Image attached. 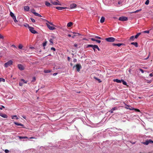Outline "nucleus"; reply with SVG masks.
<instances>
[{"label":"nucleus","instance_id":"38","mask_svg":"<svg viewBox=\"0 0 153 153\" xmlns=\"http://www.w3.org/2000/svg\"><path fill=\"white\" fill-rule=\"evenodd\" d=\"M23 47L22 45L21 44H20L19 46V49H22Z\"/></svg>","mask_w":153,"mask_h":153},{"label":"nucleus","instance_id":"2","mask_svg":"<svg viewBox=\"0 0 153 153\" xmlns=\"http://www.w3.org/2000/svg\"><path fill=\"white\" fill-rule=\"evenodd\" d=\"M115 39L112 37H108L105 39V40L108 42H112L115 40Z\"/></svg>","mask_w":153,"mask_h":153},{"label":"nucleus","instance_id":"6","mask_svg":"<svg viewBox=\"0 0 153 153\" xmlns=\"http://www.w3.org/2000/svg\"><path fill=\"white\" fill-rule=\"evenodd\" d=\"M46 24L48 27V28L50 30H55L56 28L53 27L51 26L48 23H46Z\"/></svg>","mask_w":153,"mask_h":153},{"label":"nucleus","instance_id":"14","mask_svg":"<svg viewBox=\"0 0 153 153\" xmlns=\"http://www.w3.org/2000/svg\"><path fill=\"white\" fill-rule=\"evenodd\" d=\"M54 0H51L50 3L53 5H57V2L56 1H54Z\"/></svg>","mask_w":153,"mask_h":153},{"label":"nucleus","instance_id":"55","mask_svg":"<svg viewBox=\"0 0 153 153\" xmlns=\"http://www.w3.org/2000/svg\"><path fill=\"white\" fill-rule=\"evenodd\" d=\"M51 50H53L54 51H55L56 50L54 48H53V47L51 48Z\"/></svg>","mask_w":153,"mask_h":153},{"label":"nucleus","instance_id":"52","mask_svg":"<svg viewBox=\"0 0 153 153\" xmlns=\"http://www.w3.org/2000/svg\"><path fill=\"white\" fill-rule=\"evenodd\" d=\"M4 151L6 153H8L9 152V151L7 149L5 150Z\"/></svg>","mask_w":153,"mask_h":153},{"label":"nucleus","instance_id":"28","mask_svg":"<svg viewBox=\"0 0 153 153\" xmlns=\"http://www.w3.org/2000/svg\"><path fill=\"white\" fill-rule=\"evenodd\" d=\"M130 39L131 41H133L134 40V36H132L130 38Z\"/></svg>","mask_w":153,"mask_h":153},{"label":"nucleus","instance_id":"10","mask_svg":"<svg viewBox=\"0 0 153 153\" xmlns=\"http://www.w3.org/2000/svg\"><path fill=\"white\" fill-rule=\"evenodd\" d=\"M76 6V5L75 4L73 3L71 4L70 5V7L71 9L75 8Z\"/></svg>","mask_w":153,"mask_h":153},{"label":"nucleus","instance_id":"36","mask_svg":"<svg viewBox=\"0 0 153 153\" xmlns=\"http://www.w3.org/2000/svg\"><path fill=\"white\" fill-rule=\"evenodd\" d=\"M117 108L116 107H114L112 109H111V110H113V111H114V110H117Z\"/></svg>","mask_w":153,"mask_h":153},{"label":"nucleus","instance_id":"1","mask_svg":"<svg viewBox=\"0 0 153 153\" xmlns=\"http://www.w3.org/2000/svg\"><path fill=\"white\" fill-rule=\"evenodd\" d=\"M13 61L11 60H10L7 62L5 63L4 66L6 68H7L9 66L12 65L13 64Z\"/></svg>","mask_w":153,"mask_h":153},{"label":"nucleus","instance_id":"45","mask_svg":"<svg viewBox=\"0 0 153 153\" xmlns=\"http://www.w3.org/2000/svg\"><path fill=\"white\" fill-rule=\"evenodd\" d=\"M46 44H47V42H45L44 43H43V46L44 47L46 45Z\"/></svg>","mask_w":153,"mask_h":153},{"label":"nucleus","instance_id":"17","mask_svg":"<svg viewBox=\"0 0 153 153\" xmlns=\"http://www.w3.org/2000/svg\"><path fill=\"white\" fill-rule=\"evenodd\" d=\"M0 116L4 118H7V115L5 114H0Z\"/></svg>","mask_w":153,"mask_h":153},{"label":"nucleus","instance_id":"15","mask_svg":"<svg viewBox=\"0 0 153 153\" xmlns=\"http://www.w3.org/2000/svg\"><path fill=\"white\" fill-rule=\"evenodd\" d=\"M29 7L28 6H25L24 7V10L25 11H28L29 10Z\"/></svg>","mask_w":153,"mask_h":153},{"label":"nucleus","instance_id":"44","mask_svg":"<svg viewBox=\"0 0 153 153\" xmlns=\"http://www.w3.org/2000/svg\"><path fill=\"white\" fill-rule=\"evenodd\" d=\"M30 19H31V21L33 22H35V20L34 19H33V18H31Z\"/></svg>","mask_w":153,"mask_h":153},{"label":"nucleus","instance_id":"46","mask_svg":"<svg viewBox=\"0 0 153 153\" xmlns=\"http://www.w3.org/2000/svg\"><path fill=\"white\" fill-rule=\"evenodd\" d=\"M4 38V36L1 34H0V39H3Z\"/></svg>","mask_w":153,"mask_h":153},{"label":"nucleus","instance_id":"27","mask_svg":"<svg viewBox=\"0 0 153 153\" xmlns=\"http://www.w3.org/2000/svg\"><path fill=\"white\" fill-rule=\"evenodd\" d=\"M46 23H48L49 25L50 24L51 25L54 26L52 22H50L47 20H46Z\"/></svg>","mask_w":153,"mask_h":153},{"label":"nucleus","instance_id":"58","mask_svg":"<svg viewBox=\"0 0 153 153\" xmlns=\"http://www.w3.org/2000/svg\"><path fill=\"white\" fill-rule=\"evenodd\" d=\"M19 137L20 139H24V137L19 136Z\"/></svg>","mask_w":153,"mask_h":153},{"label":"nucleus","instance_id":"12","mask_svg":"<svg viewBox=\"0 0 153 153\" xmlns=\"http://www.w3.org/2000/svg\"><path fill=\"white\" fill-rule=\"evenodd\" d=\"M97 49L98 50V51H100V49L98 47V46L96 45H94V47L93 48V49L94 51H95V49Z\"/></svg>","mask_w":153,"mask_h":153},{"label":"nucleus","instance_id":"13","mask_svg":"<svg viewBox=\"0 0 153 153\" xmlns=\"http://www.w3.org/2000/svg\"><path fill=\"white\" fill-rule=\"evenodd\" d=\"M45 4L48 7H50L52 5L50 2H48L47 1H45Z\"/></svg>","mask_w":153,"mask_h":153},{"label":"nucleus","instance_id":"49","mask_svg":"<svg viewBox=\"0 0 153 153\" xmlns=\"http://www.w3.org/2000/svg\"><path fill=\"white\" fill-rule=\"evenodd\" d=\"M23 21V19L22 18L20 19V20H19L18 22H22Z\"/></svg>","mask_w":153,"mask_h":153},{"label":"nucleus","instance_id":"30","mask_svg":"<svg viewBox=\"0 0 153 153\" xmlns=\"http://www.w3.org/2000/svg\"><path fill=\"white\" fill-rule=\"evenodd\" d=\"M87 47H92L93 49V48L94 47V45H88Z\"/></svg>","mask_w":153,"mask_h":153},{"label":"nucleus","instance_id":"7","mask_svg":"<svg viewBox=\"0 0 153 153\" xmlns=\"http://www.w3.org/2000/svg\"><path fill=\"white\" fill-rule=\"evenodd\" d=\"M145 145H147L149 143H153V141L150 139L149 140H147L146 142L143 143Z\"/></svg>","mask_w":153,"mask_h":153},{"label":"nucleus","instance_id":"22","mask_svg":"<svg viewBox=\"0 0 153 153\" xmlns=\"http://www.w3.org/2000/svg\"><path fill=\"white\" fill-rule=\"evenodd\" d=\"M131 44L132 45H134L136 47H138V44L137 42H133L131 43Z\"/></svg>","mask_w":153,"mask_h":153},{"label":"nucleus","instance_id":"16","mask_svg":"<svg viewBox=\"0 0 153 153\" xmlns=\"http://www.w3.org/2000/svg\"><path fill=\"white\" fill-rule=\"evenodd\" d=\"M114 82H116L117 83H121V80H120L117 79H114L113 80Z\"/></svg>","mask_w":153,"mask_h":153},{"label":"nucleus","instance_id":"23","mask_svg":"<svg viewBox=\"0 0 153 153\" xmlns=\"http://www.w3.org/2000/svg\"><path fill=\"white\" fill-rule=\"evenodd\" d=\"M33 13L36 16H38L40 17H42L41 16L40 14H39L36 12H33Z\"/></svg>","mask_w":153,"mask_h":153},{"label":"nucleus","instance_id":"21","mask_svg":"<svg viewBox=\"0 0 153 153\" xmlns=\"http://www.w3.org/2000/svg\"><path fill=\"white\" fill-rule=\"evenodd\" d=\"M105 20V18L103 17H102L101 18V19L100 20V22L101 23H102L104 22Z\"/></svg>","mask_w":153,"mask_h":153},{"label":"nucleus","instance_id":"61","mask_svg":"<svg viewBox=\"0 0 153 153\" xmlns=\"http://www.w3.org/2000/svg\"><path fill=\"white\" fill-rule=\"evenodd\" d=\"M76 61H77V60H76V59H74L73 61H74V62H76Z\"/></svg>","mask_w":153,"mask_h":153},{"label":"nucleus","instance_id":"24","mask_svg":"<svg viewBox=\"0 0 153 153\" xmlns=\"http://www.w3.org/2000/svg\"><path fill=\"white\" fill-rule=\"evenodd\" d=\"M10 16L13 18H14L16 16H15L14 14L11 12H10Z\"/></svg>","mask_w":153,"mask_h":153},{"label":"nucleus","instance_id":"3","mask_svg":"<svg viewBox=\"0 0 153 153\" xmlns=\"http://www.w3.org/2000/svg\"><path fill=\"white\" fill-rule=\"evenodd\" d=\"M29 29L30 31L32 33L35 34L37 33V32L34 30V28L32 27H29Z\"/></svg>","mask_w":153,"mask_h":153},{"label":"nucleus","instance_id":"43","mask_svg":"<svg viewBox=\"0 0 153 153\" xmlns=\"http://www.w3.org/2000/svg\"><path fill=\"white\" fill-rule=\"evenodd\" d=\"M95 37L96 38H97L98 39H101L102 38L98 36H95Z\"/></svg>","mask_w":153,"mask_h":153},{"label":"nucleus","instance_id":"20","mask_svg":"<svg viewBox=\"0 0 153 153\" xmlns=\"http://www.w3.org/2000/svg\"><path fill=\"white\" fill-rule=\"evenodd\" d=\"M73 25V23L71 22L68 23L67 24V26L68 27H71Z\"/></svg>","mask_w":153,"mask_h":153},{"label":"nucleus","instance_id":"39","mask_svg":"<svg viewBox=\"0 0 153 153\" xmlns=\"http://www.w3.org/2000/svg\"><path fill=\"white\" fill-rule=\"evenodd\" d=\"M139 12V11H138V10H136V11H134V12H131L130 13H137Z\"/></svg>","mask_w":153,"mask_h":153},{"label":"nucleus","instance_id":"42","mask_svg":"<svg viewBox=\"0 0 153 153\" xmlns=\"http://www.w3.org/2000/svg\"><path fill=\"white\" fill-rule=\"evenodd\" d=\"M21 81H22L23 82H24L25 83H27V82L25 81V80L24 79H21Z\"/></svg>","mask_w":153,"mask_h":153},{"label":"nucleus","instance_id":"51","mask_svg":"<svg viewBox=\"0 0 153 153\" xmlns=\"http://www.w3.org/2000/svg\"><path fill=\"white\" fill-rule=\"evenodd\" d=\"M18 25H19L21 26H22L23 25L21 23H18Z\"/></svg>","mask_w":153,"mask_h":153},{"label":"nucleus","instance_id":"26","mask_svg":"<svg viewBox=\"0 0 153 153\" xmlns=\"http://www.w3.org/2000/svg\"><path fill=\"white\" fill-rule=\"evenodd\" d=\"M141 33H138L137 35H136L135 36V38L136 39L141 34Z\"/></svg>","mask_w":153,"mask_h":153},{"label":"nucleus","instance_id":"37","mask_svg":"<svg viewBox=\"0 0 153 153\" xmlns=\"http://www.w3.org/2000/svg\"><path fill=\"white\" fill-rule=\"evenodd\" d=\"M49 42H51V43L52 44H53V39H50Z\"/></svg>","mask_w":153,"mask_h":153},{"label":"nucleus","instance_id":"4","mask_svg":"<svg viewBox=\"0 0 153 153\" xmlns=\"http://www.w3.org/2000/svg\"><path fill=\"white\" fill-rule=\"evenodd\" d=\"M127 17L125 16H122L119 17V20L121 21H126L128 20Z\"/></svg>","mask_w":153,"mask_h":153},{"label":"nucleus","instance_id":"59","mask_svg":"<svg viewBox=\"0 0 153 153\" xmlns=\"http://www.w3.org/2000/svg\"><path fill=\"white\" fill-rule=\"evenodd\" d=\"M11 46L13 47L16 48V47L14 45H12Z\"/></svg>","mask_w":153,"mask_h":153},{"label":"nucleus","instance_id":"54","mask_svg":"<svg viewBox=\"0 0 153 153\" xmlns=\"http://www.w3.org/2000/svg\"><path fill=\"white\" fill-rule=\"evenodd\" d=\"M1 107H0V109L1 110L2 109V108H5L4 107L3 105H1Z\"/></svg>","mask_w":153,"mask_h":153},{"label":"nucleus","instance_id":"11","mask_svg":"<svg viewBox=\"0 0 153 153\" xmlns=\"http://www.w3.org/2000/svg\"><path fill=\"white\" fill-rule=\"evenodd\" d=\"M56 8L58 10H61L64 9H66V8H67V7H56Z\"/></svg>","mask_w":153,"mask_h":153},{"label":"nucleus","instance_id":"40","mask_svg":"<svg viewBox=\"0 0 153 153\" xmlns=\"http://www.w3.org/2000/svg\"><path fill=\"white\" fill-rule=\"evenodd\" d=\"M143 32L144 33H149V30H146L143 31Z\"/></svg>","mask_w":153,"mask_h":153},{"label":"nucleus","instance_id":"48","mask_svg":"<svg viewBox=\"0 0 153 153\" xmlns=\"http://www.w3.org/2000/svg\"><path fill=\"white\" fill-rule=\"evenodd\" d=\"M139 70L142 73H143L144 72V71L141 69H139Z\"/></svg>","mask_w":153,"mask_h":153},{"label":"nucleus","instance_id":"57","mask_svg":"<svg viewBox=\"0 0 153 153\" xmlns=\"http://www.w3.org/2000/svg\"><path fill=\"white\" fill-rule=\"evenodd\" d=\"M134 110H135L136 111H138V112H140V110L138 109H135V108H134Z\"/></svg>","mask_w":153,"mask_h":153},{"label":"nucleus","instance_id":"5","mask_svg":"<svg viewBox=\"0 0 153 153\" xmlns=\"http://www.w3.org/2000/svg\"><path fill=\"white\" fill-rule=\"evenodd\" d=\"M17 66L18 68L21 71H22L25 69V67L21 64H18Z\"/></svg>","mask_w":153,"mask_h":153},{"label":"nucleus","instance_id":"47","mask_svg":"<svg viewBox=\"0 0 153 153\" xmlns=\"http://www.w3.org/2000/svg\"><path fill=\"white\" fill-rule=\"evenodd\" d=\"M56 1H57V4H57V5H61L62 4L59 3V1H58L57 0H56Z\"/></svg>","mask_w":153,"mask_h":153},{"label":"nucleus","instance_id":"32","mask_svg":"<svg viewBox=\"0 0 153 153\" xmlns=\"http://www.w3.org/2000/svg\"><path fill=\"white\" fill-rule=\"evenodd\" d=\"M23 25L26 27H28V28L29 27H30L27 24H25Z\"/></svg>","mask_w":153,"mask_h":153},{"label":"nucleus","instance_id":"35","mask_svg":"<svg viewBox=\"0 0 153 153\" xmlns=\"http://www.w3.org/2000/svg\"><path fill=\"white\" fill-rule=\"evenodd\" d=\"M16 117V118L17 119H18V117H17L16 115H14V116H12V119H14V117Z\"/></svg>","mask_w":153,"mask_h":153},{"label":"nucleus","instance_id":"41","mask_svg":"<svg viewBox=\"0 0 153 153\" xmlns=\"http://www.w3.org/2000/svg\"><path fill=\"white\" fill-rule=\"evenodd\" d=\"M95 78L99 82H101V81L100 79H98L97 78Z\"/></svg>","mask_w":153,"mask_h":153},{"label":"nucleus","instance_id":"29","mask_svg":"<svg viewBox=\"0 0 153 153\" xmlns=\"http://www.w3.org/2000/svg\"><path fill=\"white\" fill-rule=\"evenodd\" d=\"M51 71L50 70H45L44 71V72L45 73H50Z\"/></svg>","mask_w":153,"mask_h":153},{"label":"nucleus","instance_id":"62","mask_svg":"<svg viewBox=\"0 0 153 153\" xmlns=\"http://www.w3.org/2000/svg\"><path fill=\"white\" fill-rule=\"evenodd\" d=\"M149 76H151V77H152L153 76V74L152 73H151L150 74H149Z\"/></svg>","mask_w":153,"mask_h":153},{"label":"nucleus","instance_id":"18","mask_svg":"<svg viewBox=\"0 0 153 153\" xmlns=\"http://www.w3.org/2000/svg\"><path fill=\"white\" fill-rule=\"evenodd\" d=\"M14 123L17 125V126H24V125L21 123H18L17 122H14Z\"/></svg>","mask_w":153,"mask_h":153},{"label":"nucleus","instance_id":"8","mask_svg":"<svg viewBox=\"0 0 153 153\" xmlns=\"http://www.w3.org/2000/svg\"><path fill=\"white\" fill-rule=\"evenodd\" d=\"M76 67L77 71L79 72L80 71V69L82 67L80 65L77 64L76 65Z\"/></svg>","mask_w":153,"mask_h":153},{"label":"nucleus","instance_id":"9","mask_svg":"<svg viewBox=\"0 0 153 153\" xmlns=\"http://www.w3.org/2000/svg\"><path fill=\"white\" fill-rule=\"evenodd\" d=\"M125 108L127 109H128L130 110H134V108L132 107H131L130 106L127 105H125Z\"/></svg>","mask_w":153,"mask_h":153},{"label":"nucleus","instance_id":"50","mask_svg":"<svg viewBox=\"0 0 153 153\" xmlns=\"http://www.w3.org/2000/svg\"><path fill=\"white\" fill-rule=\"evenodd\" d=\"M96 41L97 42H98V43H100V42H101V41H100V40H97V39L96 40Z\"/></svg>","mask_w":153,"mask_h":153},{"label":"nucleus","instance_id":"63","mask_svg":"<svg viewBox=\"0 0 153 153\" xmlns=\"http://www.w3.org/2000/svg\"><path fill=\"white\" fill-rule=\"evenodd\" d=\"M19 85L20 86H22V84L21 82L19 83Z\"/></svg>","mask_w":153,"mask_h":153},{"label":"nucleus","instance_id":"34","mask_svg":"<svg viewBox=\"0 0 153 153\" xmlns=\"http://www.w3.org/2000/svg\"><path fill=\"white\" fill-rule=\"evenodd\" d=\"M149 0H147L146 1L145 4L146 5H148L149 4Z\"/></svg>","mask_w":153,"mask_h":153},{"label":"nucleus","instance_id":"53","mask_svg":"<svg viewBox=\"0 0 153 153\" xmlns=\"http://www.w3.org/2000/svg\"><path fill=\"white\" fill-rule=\"evenodd\" d=\"M91 40H92L93 41H96V39H95L93 38H91Z\"/></svg>","mask_w":153,"mask_h":153},{"label":"nucleus","instance_id":"60","mask_svg":"<svg viewBox=\"0 0 153 153\" xmlns=\"http://www.w3.org/2000/svg\"><path fill=\"white\" fill-rule=\"evenodd\" d=\"M57 74V73H54V74H53V75L54 76H55Z\"/></svg>","mask_w":153,"mask_h":153},{"label":"nucleus","instance_id":"64","mask_svg":"<svg viewBox=\"0 0 153 153\" xmlns=\"http://www.w3.org/2000/svg\"><path fill=\"white\" fill-rule=\"evenodd\" d=\"M70 58L69 57H68V61H70Z\"/></svg>","mask_w":153,"mask_h":153},{"label":"nucleus","instance_id":"19","mask_svg":"<svg viewBox=\"0 0 153 153\" xmlns=\"http://www.w3.org/2000/svg\"><path fill=\"white\" fill-rule=\"evenodd\" d=\"M113 45V46H117L118 47L120 46L121 45H123V44L121 43H119V44H115V43H113L112 44Z\"/></svg>","mask_w":153,"mask_h":153},{"label":"nucleus","instance_id":"25","mask_svg":"<svg viewBox=\"0 0 153 153\" xmlns=\"http://www.w3.org/2000/svg\"><path fill=\"white\" fill-rule=\"evenodd\" d=\"M122 82L123 84L124 85H127V84L126 82V81H124L123 80L121 79V82Z\"/></svg>","mask_w":153,"mask_h":153},{"label":"nucleus","instance_id":"56","mask_svg":"<svg viewBox=\"0 0 153 153\" xmlns=\"http://www.w3.org/2000/svg\"><path fill=\"white\" fill-rule=\"evenodd\" d=\"M36 80V78L35 77H33V80H32V81H35Z\"/></svg>","mask_w":153,"mask_h":153},{"label":"nucleus","instance_id":"33","mask_svg":"<svg viewBox=\"0 0 153 153\" xmlns=\"http://www.w3.org/2000/svg\"><path fill=\"white\" fill-rule=\"evenodd\" d=\"M2 81L3 82H4L5 81V79L3 78H0V82Z\"/></svg>","mask_w":153,"mask_h":153},{"label":"nucleus","instance_id":"31","mask_svg":"<svg viewBox=\"0 0 153 153\" xmlns=\"http://www.w3.org/2000/svg\"><path fill=\"white\" fill-rule=\"evenodd\" d=\"M13 19L14 20V22H15L17 23L18 22V21L16 20V17H15L14 18H13Z\"/></svg>","mask_w":153,"mask_h":153}]
</instances>
